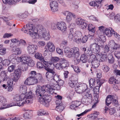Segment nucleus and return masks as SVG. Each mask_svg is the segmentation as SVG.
<instances>
[{
  "label": "nucleus",
  "instance_id": "11",
  "mask_svg": "<svg viewBox=\"0 0 120 120\" xmlns=\"http://www.w3.org/2000/svg\"><path fill=\"white\" fill-rule=\"evenodd\" d=\"M21 74V71L19 69H17L15 70L14 72L13 78V82L14 81L15 82H17L19 79L20 78Z\"/></svg>",
  "mask_w": 120,
  "mask_h": 120
},
{
  "label": "nucleus",
  "instance_id": "53",
  "mask_svg": "<svg viewBox=\"0 0 120 120\" xmlns=\"http://www.w3.org/2000/svg\"><path fill=\"white\" fill-rule=\"evenodd\" d=\"M74 35L75 37L80 38L82 36V34L80 31H76L75 32Z\"/></svg>",
  "mask_w": 120,
  "mask_h": 120
},
{
  "label": "nucleus",
  "instance_id": "47",
  "mask_svg": "<svg viewBox=\"0 0 120 120\" xmlns=\"http://www.w3.org/2000/svg\"><path fill=\"white\" fill-rule=\"evenodd\" d=\"M84 20H82L81 18H77L76 21L77 25H81L83 22H84Z\"/></svg>",
  "mask_w": 120,
  "mask_h": 120
},
{
  "label": "nucleus",
  "instance_id": "64",
  "mask_svg": "<svg viewBox=\"0 0 120 120\" xmlns=\"http://www.w3.org/2000/svg\"><path fill=\"white\" fill-rule=\"evenodd\" d=\"M83 21L84 22H83L81 25V26L82 27V28L83 29L86 28L88 25V24L85 20H84Z\"/></svg>",
  "mask_w": 120,
  "mask_h": 120
},
{
  "label": "nucleus",
  "instance_id": "34",
  "mask_svg": "<svg viewBox=\"0 0 120 120\" xmlns=\"http://www.w3.org/2000/svg\"><path fill=\"white\" fill-rule=\"evenodd\" d=\"M105 32L106 34L108 37H111L112 36V33L109 28H107L105 29Z\"/></svg>",
  "mask_w": 120,
  "mask_h": 120
},
{
  "label": "nucleus",
  "instance_id": "15",
  "mask_svg": "<svg viewBox=\"0 0 120 120\" xmlns=\"http://www.w3.org/2000/svg\"><path fill=\"white\" fill-rule=\"evenodd\" d=\"M41 62H43V63L45 65L44 66L45 69L46 70H48L47 69H49L51 65L53 64L51 62H47L45 60L43 57L41 56L39 59Z\"/></svg>",
  "mask_w": 120,
  "mask_h": 120
},
{
  "label": "nucleus",
  "instance_id": "39",
  "mask_svg": "<svg viewBox=\"0 0 120 120\" xmlns=\"http://www.w3.org/2000/svg\"><path fill=\"white\" fill-rule=\"evenodd\" d=\"M72 15V14L71 13H69L68 14L66 19V20L68 22H69L71 20Z\"/></svg>",
  "mask_w": 120,
  "mask_h": 120
},
{
  "label": "nucleus",
  "instance_id": "62",
  "mask_svg": "<svg viewBox=\"0 0 120 120\" xmlns=\"http://www.w3.org/2000/svg\"><path fill=\"white\" fill-rule=\"evenodd\" d=\"M57 108V109H58V111H59V109L60 112H61L64 109V107L62 105L56 106V108Z\"/></svg>",
  "mask_w": 120,
  "mask_h": 120
},
{
  "label": "nucleus",
  "instance_id": "7",
  "mask_svg": "<svg viewBox=\"0 0 120 120\" xmlns=\"http://www.w3.org/2000/svg\"><path fill=\"white\" fill-rule=\"evenodd\" d=\"M69 65L68 61L65 59L61 58L60 59L59 63L56 64V68L57 69L60 70L63 68L68 67Z\"/></svg>",
  "mask_w": 120,
  "mask_h": 120
},
{
  "label": "nucleus",
  "instance_id": "50",
  "mask_svg": "<svg viewBox=\"0 0 120 120\" xmlns=\"http://www.w3.org/2000/svg\"><path fill=\"white\" fill-rule=\"evenodd\" d=\"M70 79L77 82L78 80V76L76 74L73 75L71 77Z\"/></svg>",
  "mask_w": 120,
  "mask_h": 120
},
{
  "label": "nucleus",
  "instance_id": "2",
  "mask_svg": "<svg viewBox=\"0 0 120 120\" xmlns=\"http://www.w3.org/2000/svg\"><path fill=\"white\" fill-rule=\"evenodd\" d=\"M22 30L24 31L25 33L29 34L33 38L37 39L39 38V35L37 33H38V29L35 28L33 24H27L26 26L22 28Z\"/></svg>",
  "mask_w": 120,
  "mask_h": 120
},
{
  "label": "nucleus",
  "instance_id": "4",
  "mask_svg": "<svg viewBox=\"0 0 120 120\" xmlns=\"http://www.w3.org/2000/svg\"><path fill=\"white\" fill-rule=\"evenodd\" d=\"M47 69L48 70L47 71L46 73V76L47 79H53L57 82L60 79L59 78L60 76L56 74L53 69L50 68Z\"/></svg>",
  "mask_w": 120,
  "mask_h": 120
},
{
  "label": "nucleus",
  "instance_id": "58",
  "mask_svg": "<svg viewBox=\"0 0 120 120\" xmlns=\"http://www.w3.org/2000/svg\"><path fill=\"white\" fill-rule=\"evenodd\" d=\"M114 55L118 59L120 58V52L118 51H115L114 52Z\"/></svg>",
  "mask_w": 120,
  "mask_h": 120
},
{
  "label": "nucleus",
  "instance_id": "45",
  "mask_svg": "<svg viewBox=\"0 0 120 120\" xmlns=\"http://www.w3.org/2000/svg\"><path fill=\"white\" fill-rule=\"evenodd\" d=\"M102 67L103 71L105 72H107L109 70V68L106 65H102Z\"/></svg>",
  "mask_w": 120,
  "mask_h": 120
},
{
  "label": "nucleus",
  "instance_id": "56",
  "mask_svg": "<svg viewBox=\"0 0 120 120\" xmlns=\"http://www.w3.org/2000/svg\"><path fill=\"white\" fill-rule=\"evenodd\" d=\"M58 22L55 24L52 23L51 24V28L52 29L56 30L58 29Z\"/></svg>",
  "mask_w": 120,
  "mask_h": 120
},
{
  "label": "nucleus",
  "instance_id": "23",
  "mask_svg": "<svg viewBox=\"0 0 120 120\" xmlns=\"http://www.w3.org/2000/svg\"><path fill=\"white\" fill-rule=\"evenodd\" d=\"M47 46L48 50L50 52H52L55 49V47L53 43L50 41L47 43Z\"/></svg>",
  "mask_w": 120,
  "mask_h": 120
},
{
  "label": "nucleus",
  "instance_id": "57",
  "mask_svg": "<svg viewBox=\"0 0 120 120\" xmlns=\"http://www.w3.org/2000/svg\"><path fill=\"white\" fill-rule=\"evenodd\" d=\"M60 59L57 57H52L51 59V61L53 63H56L58 61L59 62Z\"/></svg>",
  "mask_w": 120,
  "mask_h": 120
},
{
  "label": "nucleus",
  "instance_id": "13",
  "mask_svg": "<svg viewBox=\"0 0 120 120\" xmlns=\"http://www.w3.org/2000/svg\"><path fill=\"white\" fill-rule=\"evenodd\" d=\"M95 58L99 60L100 62H104L106 61L107 59L108 56L106 54H102L101 53L97 54Z\"/></svg>",
  "mask_w": 120,
  "mask_h": 120
},
{
  "label": "nucleus",
  "instance_id": "29",
  "mask_svg": "<svg viewBox=\"0 0 120 120\" xmlns=\"http://www.w3.org/2000/svg\"><path fill=\"white\" fill-rule=\"evenodd\" d=\"M34 78L30 77L28 78L29 85H34L37 83V81H36V80H35Z\"/></svg>",
  "mask_w": 120,
  "mask_h": 120
},
{
  "label": "nucleus",
  "instance_id": "16",
  "mask_svg": "<svg viewBox=\"0 0 120 120\" xmlns=\"http://www.w3.org/2000/svg\"><path fill=\"white\" fill-rule=\"evenodd\" d=\"M38 48V46L36 45H29L27 47V50L29 53L33 54L37 51Z\"/></svg>",
  "mask_w": 120,
  "mask_h": 120
},
{
  "label": "nucleus",
  "instance_id": "49",
  "mask_svg": "<svg viewBox=\"0 0 120 120\" xmlns=\"http://www.w3.org/2000/svg\"><path fill=\"white\" fill-rule=\"evenodd\" d=\"M31 113L29 112H26L23 115V117L25 119L30 118L31 116Z\"/></svg>",
  "mask_w": 120,
  "mask_h": 120
},
{
  "label": "nucleus",
  "instance_id": "19",
  "mask_svg": "<svg viewBox=\"0 0 120 120\" xmlns=\"http://www.w3.org/2000/svg\"><path fill=\"white\" fill-rule=\"evenodd\" d=\"M67 28L66 25L64 22H58V29L63 32L66 31Z\"/></svg>",
  "mask_w": 120,
  "mask_h": 120
},
{
  "label": "nucleus",
  "instance_id": "32",
  "mask_svg": "<svg viewBox=\"0 0 120 120\" xmlns=\"http://www.w3.org/2000/svg\"><path fill=\"white\" fill-rule=\"evenodd\" d=\"M109 82L110 84H113L119 83L118 81L114 77H111L109 79Z\"/></svg>",
  "mask_w": 120,
  "mask_h": 120
},
{
  "label": "nucleus",
  "instance_id": "25",
  "mask_svg": "<svg viewBox=\"0 0 120 120\" xmlns=\"http://www.w3.org/2000/svg\"><path fill=\"white\" fill-rule=\"evenodd\" d=\"M80 104V102L79 101H75L72 102L70 108L71 109H74L75 108L78 106Z\"/></svg>",
  "mask_w": 120,
  "mask_h": 120
},
{
  "label": "nucleus",
  "instance_id": "3",
  "mask_svg": "<svg viewBox=\"0 0 120 120\" xmlns=\"http://www.w3.org/2000/svg\"><path fill=\"white\" fill-rule=\"evenodd\" d=\"M27 97L24 98V100L21 99V100L18 102V105L19 106H22L24 104H28L29 103H32L33 100V97L34 95L30 91L29 92L28 94L26 95Z\"/></svg>",
  "mask_w": 120,
  "mask_h": 120
},
{
  "label": "nucleus",
  "instance_id": "14",
  "mask_svg": "<svg viewBox=\"0 0 120 120\" xmlns=\"http://www.w3.org/2000/svg\"><path fill=\"white\" fill-rule=\"evenodd\" d=\"M90 47L91 48V50L94 53H98L100 51L99 46L96 45V43H94L91 44L90 45Z\"/></svg>",
  "mask_w": 120,
  "mask_h": 120
},
{
  "label": "nucleus",
  "instance_id": "6",
  "mask_svg": "<svg viewBox=\"0 0 120 120\" xmlns=\"http://www.w3.org/2000/svg\"><path fill=\"white\" fill-rule=\"evenodd\" d=\"M38 34L39 36H42V38L46 40H49L50 36L49 33L47 32L45 29L41 25H39L38 27Z\"/></svg>",
  "mask_w": 120,
  "mask_h": 120
},
{
  "label": "nucleus",
  "instance_id": "28",
  "mask_svg": "<svg viewBox=\"0 0 120 120\" xmlns=\"http://www.w3.org/2000/svg\"><path fill=\"white\" fill-rule=\"evenodd\" d=\"M82 95L85 98H88L91 99L92 98V95L91 94H89L86 91L83 93Z\"/></svg>",
  "mask_w": 120,
  "mask_h": 120
},
{
  "label": "nucleus",
  "instance_id": "43",
  "mask_svg": "<svg viewBox=\"0 0 120 120\" xmlns=\"http://www.w3.org/2000/svg\"><path fill=\"white\" fill-rule=\"evenodd\" d=\"M15 67L16 66L14 65L9 66L8 69V71L10 72H13L15 70Z\"/></svg>",
  "mask_w": 120,
  "mask_h": 120
},
{
  "label": "nucleus",
  "instance_id": "10",
  "mask_svg": "<svg viewBox=\"0 0 120 120\" xmlns=\"http://www.w3.org/2000/svg\"><path fill=\"white\" fill-rule=\"evenodd\" d=\"M13 80L11 78H9L7 82V84H5L3 85V87L6 89H8L9 91H11L13 88Z\"/></svg>",
  "mask_w": 120,
  "mask_h": 120
},
{
  "label": "nucleus",
  "instance_id": "63",
  "mask_svg": "<svg viewBox=\"0 0 120 120\" xmlns=\"http://www.w3.org/2000/svg\"><path fill=\"white\" fill-rule=\"evenodd\" d=\"M115 20L116 22H120V16L119 14H117L115 17Z\"/></svg>",
  "mask_w": 120,
  "mask_h": 120
},
{
  "label": "nucleus",
  "instance_id": "22",
  "mask_svg": "<svg viewBox=\"0 0 120 120\" xmlns=\"http://www.w3.org/2000/svg\"><path fill=\"white\" fill-rule=\"evenodd\" d=\"M0 79L2 82L6 81L8 79V77L7 75L6 72L4 71H2L0 75Z\"/></svg>",
  "mask_w": 120,
  "mask_h": 120
},
{
  "label": "nucleus",
  "instance_id": "52",
  "mask_svg": "<svg viewBox=\"0 0 120 120\" xmlns=\"http://www.w3.org/2000/svg\"><path fill=\"white\" fill-rule=\"evenodd\" d=\"M75 89L76 92L80 94L83 91L80 88L79 86H77V85L75 87Z\"/></svg>",
  "mask_w": 120,
  "mask_h": 120
},
{
  "label": "nucleus",
  "instance_id": "30",
  "mask_svg": "<svg viewBox=\"0 0 120 120\" xmlns=\"http://www.w3.org/2000/svg\"><path fill=\"white\" fill-rule=\"evenodd\" d=\"M92 37H94L89 34L87 35H85L82 37V43H85L87 41L88 38H92Z\"/></svg>",
  "mask_w": 120,
  "mask_h": 120
},
{
  "label": "nucleus",
  "instance_id": "36",
  "mask_svg": "<svg viewBox=\"0 0 120 120\" xmlns=\"http://www.w3.org/2000/svg\"><path fill=\"white\" fill-rule=\"evenodd\" d=\"M29 61L27 62V64L29 66L33 67L35 64L34 61L30 57L28 59Z\"/></svg>",
  "mask_w": 120,
  "mask_h": 120
},
{
  "label": "nucleus",
  "instance_id": "5",
  "mask_svg": "<svg viewBox=\"0 0 120 120\" xmlns=\"http://www.w3.org/2000/svg\"><path fill=\"white\" fill-rule=\"evenodd\" d=\"M115 96L112 95H109L106 97L105 100V104L107 106L112 104V106L116 107L119 105L117 100L114 99Z\"/></svg>",
  "mask_w": 120,
  "mask_h": 120
},
{
  "label": "nucleus",
  "instance_id": "60",
  "mask_svg": "<svg viewBox=\"0 0 120 120\" xmlns=\"http://www.w3.org/2000/svg\"><path fill=\"white\" fill-rule=\"evenodd\" d=\"M26 44V41H25L22 39L20 40L19 41V44H18V45H22L25 46Z\"/></svg>",
  "mask_w": 120,
  "mask_h": 120
},
{
  "label": "nucleus",
  "instance_id": "31",
  "mask_svg": "<svg viewBox=\"0 0 120 120\" xmlns=\"http://www.w3.org/2000/svg\"><path fill=\"white\" fill-rule=\"evenodd\" d=\"M87 59L88 58L86 55H82L80 58V62H82L83 63H86L87 62Z\"/></svg>",
  "mask_w": 120,
  "mask_h": 120
},
{
  "label": "nucleus",
  "instance_id": "20",
  "mask_svg": "<svg viewBox=\"0 0 120 120\" xmlns=\"http://www.w3.org/2000/svg\"><path fill=\"white\" fill-rule=\"evenodd\" d=\"M26 95L24 94H21L20 95L18 94H16L15 95L14 98V99L15 101L18 102L21 100V99H22L24 100V98L27 97Z\"/></svg>",
  "mask_w": 120,
  "mask_h": 120
},
{
  "label": "nucleus",
  "instance_id": "8",
  "mask_svg": "<svg viewBox=\"0 0 120 120\" xmlns=\"http://www.w3.org/2000/svg\"><path fill=\"white\" fill-rule=\"evenodd\" d=\"M69 52L70 53L67 54V56L68 57L77 58L80 55L79 49L77 47H75L71 48Z\"/></svg>",
  "mask_w": 120,
  "mask_h": 120
},
{
  "label": "nucleus",
  "instance_id": "18",
  "mask_svg": "<svg viewBox=\"0 0 120 120\" xmlns=\"http://www.w3.org/2000/svg\"><path fill=\"white\" fill-rule=\"evenodd\" d=\"M109 45L110 48L112 49L117 50L120 47V45L115 43L114 41L113 40L110 41L109 43Z\"/></svg>",
  "mask_w": 120,
  "mask_h": 120
},
{
  "label": "nucleus",
  "instance_id": "42",
  "mask_svg": "<svg viewBox=\"0 0 120 120\" xmlns=\"http://www.w3.org/2000/svg\"><path fill=\"white\" fill-rule=\"evenodd\" d=\"M2 1L3 3L6 4L12 5L14 4L13 0H2Z\"/></svg>",
  "mask_w": 120,
  "mask_h": 120
},
{
  "label": "nucleus",
  "instance_id": "21",
  "mask_svg": "<svg viewBox=\"0 0 120 120\" xmlns=\"http://www.w3.org/2000/svg\"><path fill=\"white\" fill-rule=\"evenodd\" d=\"M94 28L95 27L91 24H89L88 25V29L89 31V34L93 37L94 36L95 34Z\"/></svg>",
  "mask_w": 120,
  "mask_h": 120
},
{
  "label": "nucleus",
  "instance_id": "46",
  "mask_svg": "<svg viewBox=\"0 0 120 120\" xmlns=\"http://www.w3.org/2000/svg\"><path fill=\"white\" fill-rule=\"evenodd\" d=\"M11 43L10 46L12 48L14 46H12L11 45L12 44H13V43H17L18 45V44H19V41L18 39H11Z\"/></svg>",
  "mask_w": 120,
  "mask_h": 120
},
{
  "label": "nucleus",
  "instance_id": "40",
  "mask_svg": "<svg viewBox=\"0 0 120 120\" xmlns=\"http://www.w3.org/2000/svg\"><path fill=\"white\" fill-rule=\"evenodd\" d=\"M35 80L37 81V83H38V81L41 80L42 78L41 75L38 74H37L35 77Z\"/></svg>",
  "mask_w": 120,
  "mask_h": 120
},
{
  "label": "nucleus",
  "instance_id": "41",
  "mask_svg": "<svg viewBox=\"0 0 120 120\" xmlns=\"http://www.w3.org/2000/svg\"><path fill=\"white\" fill-rule=\"evenodd\" d=\"M80 88L82 90V91L84 92H85L87 88V85L83 83L79 85Z\"/></svg>",
  "mask_w": 120,
  "mask_h": 120
},
{
  "label": "nucleus",
  "instance_id": "27",
  "mask_svg": "<svg viewBox=\"0 0 120 120\" xmlns=\"http://www.w3.org/2000/svg\"><path fill=\"white\" fill-rule=\"evenodd\" d=\"M97 84L99 85L98 86H97L95 87L94 89H93V90L94 91V93H95L94 90H96L95 91H98V92H99V88L101 86L102 84L103 83V82H101V81L100 79H99L98 80H97Z\"/></svg>",
  "mask_w": 120,
  "mask_h": 120
},
{
  "label": "nucleus",
  "instance_id": "48",
  "mask_svg": "<svg viewBox=\"0 0 120 120\" xmlns=\"http://www.w3.org/2000/svg\"><path fill=\"white\" fill-rule=\"evenodd\" d=\"M15 54H13L9 56L8 59L9 60H11V62L13 63L15 61Z\"/></svg>",
  "mask_w": 120,
  "mask_h": 120
},
{
  "label": "nucleus",
  "instance_id": "1",
  "mask_svg": "<svg viewBox=\"0 0 120 120\" xmlns=\"http://www.w3.org/2000/svg\"><path fill=\"white\" fill-rule=\"evenodd\" d=\"M44 85L42 86L38 85L36 88V95L38 101L47 107L49 103L51 101L52 97L45 93L52 94L54 92V89L59 90L60 88V86L57 84L52 85Z\"/></svg>",
  "mask_w": 120,
  "mask_h": 120
},
{
  "label": "nucleus",
  "instance_id": "17",
  "mask_svg": "<svg viewBox=\"0 0 120 120\" xmlns=\"http://www.w3.org/2000/svg\"><path fill=\"white\" fill-rule=\"evenodd\" d=\"M50 8L52 11H57L58 9V4L56 1H52L50 3Z\"/></svg>",
  "mask_w": 120,
  "mask_h": 120
},
{
  "label": "nucleus",
  "instance_id": "37",
  "mask_svg": "<svg viewBox=\"0 0 120 120\" xmlns=\"http://www.w3.org/2000/svg\"><path fill=\"white\" fill-rule=\"evenodd\" d=\"M77 82L75 81L72 80H71L69 79V84L71 88H73L74 86L75 87L76 86V85Z\"/></svg>",
  "mask_w": 120,
  "mask_h": 120
},
{
  "label": "nucleus",
  "instance_id": "54",
  "mask_svg": "<svg viewBox=\"0 0 120 120\" xmlns=\"http://www.w3.org/2000/svg\"><path fill=\"white\" fill-rule=\"evenodd\" d=\"M10 60H4L3 61V64L4 66H8L10 63Z\"/></svg>",
  "mask_w": 120,
  "mask_h": 120
},
{
  "label": "nucleus",
  "instance_id": "33",
  "mask_svg": "<svg viewBox=\"0 0 120 120\" xmlns=\"http://www.w3.org/2000/svg\"><path fill=\"white\" fill-rule=\"evenodd\" d=\"M108 62L110 64L113 63L114 61V59L111 54H110L107 56Z\"/></svg>",
  "mask_w": 120,
  "mask_h": 120
},
{
  "label": "nucleus",
  "instance_id": "55",
  "mask_svg": "<svg viewBox=\"0 0 120 120\" xmlns=\"http://www.w3.org/2000/svg\"><path fill=\"white\" fill-rule=\"evenodd\" d=\"M14 54L16 55H19L21 53V50L20 48H16L15 50L14 51Z\"/></svg>",
  "mask_w": 120,
  "mask_h": 120
},
{
  "label": "nucleus",
  "instance_id": "51",
  "mask_svg": "<svg viewBox=\"0 0 120 120\" xmlns=\"http://www.w3.org/2000/svg\"><path fill=\"white\" fill-rule=\"evenodd\" d=\"M37 74L36 72L35 71H30L29 74V77H31L34 78L35 75Z\"/></svg>",
  "mask_w": 120,
  "mask_h": 120
},
{
  "label": "nucleus",
  "instance_id": "38",
  "mask_svg": "<svg viewBox=\"0 0 120 120\" xmlns=\"http://www.w3.org/2000/svg\"><path fill=\"white\" fill-rule=\"evenodd\" d=\"M95 81L94 79H91L89 81V83L90 86V88L92 89L94 87L95 85Z\"/></svg>",
  "mask_w": 120,
  "mask_h": 120
},
{
  "label": "nucleus",
  "instance_id": "26",
  "mask_svg": "<svg viewBox=\"0 0 120 120\" xmlns=\"http://www.w3.org/2000/svg\"><path fill=\"white\" fill-rule=\"evenodd\" d=\"M29 56H26L25 55L22 56H21V62L24 64H26L27 62L29 61L28 59L30 57Z\"/></svg>",
  "mask_w": 120,
  "mask_h": 120
},
{
  "label": "nucleus",
  "instance_id": "59",
  "mask_svg": "<svg viewBox=\"0 0 120 120\" xmlns=\"http://www.w3.org/2000/svg\"><path fill=\"white\" fill-rule=\"evenodd\" d=\"M73 68L75 71L78 74L80 73L81 72V70L79 68L78 66H74L73 67Z\"/></svg>",
  "mask_w": 120,
  "mask_h": 120
},
{
  "label": "nucleus",
  "instance_id": "12",
  "mask_svg": "<svg viewBox=\"0 0 120 120\" xmlns=\"http://www.w3.org/2000/svg\"><path fill=\"white\" fill-rule=\"evenodd\" d=\"M83 51L84 52V53L86 54L87 56H90V58H95L96 56L94 55L93 54L92 51L91 49L90 48H82Z\"/></svg>",
  "mask_w": 120,
  "mask_h": 120
},
{
  "label": "nucleus",
  "instance_id": "24",
  "mask_svg": "<svg viewBox=\"0 0 120 120\" xmlns=\"http://www.w3.org/2000/svg\"><path fill=\"white\" fill-rule=\"evenodd\" d=\"M26 87L25 85H24L23 84H22L20 85L19 87V91L22 94H24L26 95L27 94H28V93L26 94Z\"/></svg>",
  "mask_w": 120,
  "mask_h": 120
},
{
  "label": "nucleus",
  "instance_id": "35",
  "mask_svg": "<svg viewBox=\"0 0 120 120\" xmlns=\"http://www.w3.org/2000/svg\"><path fill=\"white\" fill-rule=\"evenodd\" d=\"M95 40L96 42L95 43H96V45H98L99 46H102L101 45L103 43V41L101 38L95 39Z\"/></svg>",
  "mask_w": 120,
  "mask_h": 120
},
{
  "label": "nucleus",
  "instance_id": "9",
  "mask_svg": "<svg viewBox=\"0 0 120 120\" xmlns=\"http://www.w3.org/2000/svg\"><path fill=\"white\" fill-rule=\"evenodd\" d=\"M91 64L92 67H91L90 71H94L95 68H98L100 65L99 62L100 61L99 60L97 59L96 58H91ZM91 73H92V72Z\"/></svg>",
  "mask_w": 120,
  "mask_h": 120
},
{
  "label": "nucleus",
  "instance_id": "44",
  "mask_svg": "<svg viewBox=\"0 0 120 120\" xmlns=\"http://www.w3.org/2000/svg\"><path fill=\"white\" fill-rule=\"evenodd\" d=\"M37 65V68L39 69H41L43 68H45L44 66H45L41 62H38Z\"/></svg>",
  "mask_w": 120,
  "mask_h": 120
},
{
  "label": "nucleus",
  "instance_id": "61",
  "mask_svg": "<svg viewBox=\"0 0 120 120\" xmlns=\"http://www.w3.org/2000/svg\"><path fill=\"white\" fill-rule=\"evenodd\" d=\"M48 114L47 113H46L45 111H38L37 112V115L39 116L46 115Z\"/></svg>",
  "mask_w": 120,
  "mask_h": 120
}]
</instances>
